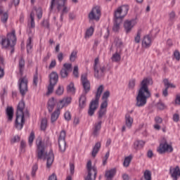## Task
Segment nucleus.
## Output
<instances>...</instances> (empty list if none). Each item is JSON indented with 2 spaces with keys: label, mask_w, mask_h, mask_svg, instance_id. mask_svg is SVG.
<instances>
[{
  "label": "nucleus",
  "mask_w": 180,
  "mask_h": 180,
  "mask_svg": "<svg viewBox=\"0 0 180 180\" xmlns=\"http://www.w3.org/2000/svg\"><path fill=\"white\" fill-rule=\"evenodd\" d=\"M153 84V80L148 77L144 78L140 84V88L136 97V108H143L147 105V99L151 98V91L148 89V85Z\"/></svg>",
  "instance_id": "obj_1"
},
{
  "label": "nucleus",
  "mask_w": 180,
  "mask_h": 180,
  "mask_svg": "<svg viewBox=\"0 0 180 180\" xmlns=\"http://www.w3.org/2000/svg\"><path fill=\"white\" fill-rule=\"evenodd\" d=\"M37 157L38 160H46V168H51L53 162H54V153L53 150H50L49 153H44V145L41 140L37 142Z\"/></svg>",
  "instance_id": "obj_2"
},
{
  "label": "nucleus",
  "mask_w": 180,
  "mask_h": 180,
  "mask_svg": "<svg viewBox=\"0 0 180 180\" xmlns=\"http://www.w3.org/2000/svg\"><path fill=\"white\" fill-rule=\"evenodd\" d=\"M25 101H21L19 102L17 106L16 118L15 121V127L17 130H22L25 124Z\"/></svg>",
  "instance_id": "obj_3"
},
{
  "label": "nucleus",
  "mask_w": 180,
  "mask_h": 180,
  "mask_svg": "<svg viewBox=\"0 0 180 180\" xmlns=\"http://www.w3.org/2000/svg\"><path fill=\"white\" fill-rule=\"evenodd\" d=\"M103 85H101L98 89L96 94V98L94 100H92L89 104V108L88 110L89 116H92L95 115V110L98 109V106L99 105V99H101V96L103 92Z\"/></svg>",
  "instance_id": "obj_4"
},
{
  "label": "nucleus",
  "mask_w": 180,
  "mask_h": 180,
  "mask_svg": "<svg viewBox=\"0 0 180 180\" xmlns=\"http://www.w3.org/2000/svg\"><path fill=\"white\" fill-rule=\"evenodd\" d=\"M16 44V34L15 30H13L11 33L7 34V37H0V44L5 49H8L11 44Z\"/></svg>",
  "instance_id": "obj_5"
},
{
  "label": "nucleus",
  "mask_w": 180,
  "mask_h": 180,
  "mask_svg": "<svg viewBox=\"0 0 180 180\" xmlns=\"http://www.w3.org/2000/svg\"><path fill=\"white\" fill-rule=\"evenodd\" d=\"M58 82V73H57V72H52L49 75V84L48 86L47 95H50V94H53L54 91V86L57 85Z\"/></svg>",
  "instance_id": "obj_6"
},
{
  "label": "nucleus",
  "mask_w": 180,
  "mask_h": 180,
  "mask_svg": "<svg viewBox=\"0 0 180 180\" xmlns=\"http://www.w3.org/2000/svg\"><path fill=\"white\" fill-rule=\"evenodd\" d=\"M86 169L88 174L85 177V180H96V175H98V170L96 167H92V162L91 160L87 162Z\"/></svg>",
  "instance_id": "obj_7"
},
{
  "label": "nucleus",
  "mask_w": 180,
  "mask_h": 180,
  "mask_svg": "<svg viewBox=\"0 0 180 180\" xmlns=\"http://www.w3.org/2000/svg\"><path fill=\"white\" fill-rule=\"evenodd\" d=\"M102 15L101 7L99 6H96L94 7L91 12L89 13L88 18L89 22L91 20H96V22H99L101 16Z\"/></svg>",
  "instance_id": "obj_8"
},
{
  "label": "nucleus",
  "mask_w": 180,
  "mask_h": 180,
  "mask_svg": "<svg viewBox=\"0 0 180 180\" xmlns=\"http://www.w3.org/2000/svg\"><path fill=\"white\" fill-rule=\"evenodd\" d=\"M129 5H122L120 6L117 10L115 11L114 18H118L120 19H124L129 12Z\"/></svg>",
  "instance_id": "obj_9"
},
{
  "label": "nucleus",
  "mask_w": 180,
  "mask_h": 180,
  "mask_svg": "<svg viewBox=\"0 0 180 180\" xmlns=\"http://www.w3.org/2000/svg\"><path fill=\"white\" fill-rule=\"evenodd\" d=\"M19 89L20 94H21L22 96H25L28 91L27 84L29 81L26 77L20 78L19 81Z\"/></svg>",
  "instance_id": "obj_10"
},
{
  "label": "nucleus",
  "mask_w": 180,
  "mask_h": 180,
  "mask_svg": "<svg viewBox=\"0 0 180 180\" xmlns=\"http://www.w3.org/2000/svg\"><path fill=\"white\" fill-rule=\"evenodd\" d=\"M71 71H72V64L64 63L63 68L60 70L59 75L62 79L68 78V75H70Z\"/></svg>",
  "instance_id": "obj_11"
},
{
  "label": "nucleus",
  "mask_w": 180,
  "mask_h": 180,
  "mask_svg": "<svg viewBox=\"0 0 180 180\" xmlns=\"http://www.w3.org/2000/svg\"><path fill=\"white\" fill-rule=\"evenodd\" d=\"M65 131L64 130L61 131L58 138V146L61 153L65 151V146H67V143H65Z\"/></svg>",
  "instance_id": "obj_12"
},
{
  "label": "nucleus",
  "mask_w": 180,
  "mask_h": 180,
  "mask_svg": "<svg viewBox=\"0 0 180 180\" xmlns=\"http://www.w3.org/2000/svg\"><path fill=\"white\" fill-rule=\"evenodd\" d=\"M157 151L159 154H164L165 153H172V151H174V148H172V146L165 142L160 144Z\"/></svg>",
  "instance_id": "obj_13"
},
{
  "label": "nucleus",
  "mask_w": 180,
  "mask_h": 180,
  "mask_svg": "<svg viewBox=\"0 0 180 180\" xmlns=\"http://www.w3.org/2000/svg\"><path fill=\"white\" fill-rule=\"evenodd\" d=\"M82 84L83 85L84 91L85 95L91 91V83L88 81V78L86 77V75H82L81 77Z\"/></svg>",
  "instance_id": "obj_14"
},
{
  "label": "nucleus",
  "mask_w": 180,
  "mask_h": 180,
  "mask_svg": "<svg viewBox=\"0 0 180 180\" xmlns=\"http://www.w3.org/2000/svg\"><path fill=\"white\" fill-rule=\"evenodd\" d=\"M136 20L132 19V20H127L124 22V29L126 32V33H130L131 32V29L136 26Z\"/></svg>",
  "instance_id": "obj_15"
},
{
  "label": "nucleus",
  "mask_w": 180,
  "mask_h": 180,
  "mask_svg": "<svg viewBox=\"0 0 180 180\" xmlns=\"http://www.w3.org/2000/svg\"><path fill=\"white\" fill-rule=\"evenodd\" d=\"M169 174L171 178L173 180H178L180 177V168L179 166H176L175 167H170L169 169Z\"/></svg>",
  "instance_id": "obj_16"
},
{
  "label": "nucleus",
  "mask_w": 180,
  "mask_h": 180,
  "mask_svg": "<svg viewBox=\"0 0 180 180\" xmlns=\"http://www.w3.org/2000/svg\"><path fill=\"white\" fill-rule=\"evenodd\" d=\"M94 70V77L98 79H101V78H103L105 77V72H106V68L105 66H101L97 68L96 70Z\"/></svg>",
  "instance_id": "obj_17"
},
{
  "label": "nucleus",
  "mask_w": 180,
  "mask_h": 180,
  "mask_svg": "<svg viewBox=\"0 0 180 180\" xmlns=\"http://www.w3.org/2000/svg\"><path fill=\"white\" fill-rule=\"evenodd\" d=\"M122 22H123V20H122V18L114 17V22L112 26L113 32L116 33L119 32V30H120V25H122Z\"/></svg>",
  "instance_id": "obj_18"
},
{
  "label": "nucleus",
  "mask_w": 180,
  "mask_h": 180,
  "mask_svg": "<svg viewBox=\"0 0 180 180\" xmlns=\"http://www.w3.org/2000/svg\"><path fill=\"white\" fill-rule=\"evenodd\" d=\"M56 101L54 98V97H52L50 98L47 103V109L49 112V113H51L53 110H54V108L56 107Z\"/></svg>",
  "instance_id": "obj_19"
},
{
  "label": "nucleus",
  "mask_w": 180,
  "mask_h": 180,
  "mask_svg": "<svg viewBox=\"0 0 180 180\" xmlns=\"http://www.w3.org/2000/svg\"><path fill=\"white\" fill-rule=\"evenodd\" d=\"M101 129H102V121H98L94 124L93 134L94 136H98V134H99V131H101Z\"/></svg>",
  "instance_id": "obj_20"
},
{
  "label": "nucleus",
  "mask_w": 180,
  "mask_h": 180,
  "mask_svg": "<svg viewBox=\"0 0 180 180\" xmlns=\"http://www.w3.org/2000/svg\"><path fill=\"white\" fill-rule=\"evenodd\" d=\"M86 105V94H82L79 98V106L81 109H84Z\"/></svg>",
  "instance_id": "obj_21"
},
{
  "label": "nucleus",
  "mask_w": 180,
  "mask_h": 180,
  "mask_svg": "<svg viewBox=\"0 0 180 180\" xmlns=\"http://www.w3.org/2000/svg\"><path fill=\"white\" fill-rule=\"evenodd\" d=\"M142 46L145 49H148L151 46V37L150 36L146 35L143 37V41H142Z\"/></svg>",
  "instance_id": "obj_22"
},
{
  "label": "nucleus",
  "mask_w": 180,
  "mask_h": 180,
  "mask_svg": "<svg viewBox=\"0 0 180 180\" xmlns=\"http://www.w3.org/2000/svg\"><path fill=\"white\" fill-rule=\"evenodd\" d=\"M6 115L8 122L13 120V108L8 106L6 109Z\"/></svg>",
  "instance_id": "obj_23"
},
{
  "label": "nucleus",
  "mask_w": 180,
  "mask_h": 180,
  "mask_svg": "<svg viewBox=\"0 0 180 180\" xmlns=\"http://www.w3.org/2000/svg\"><path fill=\"white\" fill-rule=\"evenodd\" d=\"M71 101H72V98L71 97H68V98H63V100H60L59 101L60 105H59V108H60V109H63L64 106H68V105L71 103Z\"/></svg>",
  "instance_id": "obj_24"
},
{
  "label": "nucleus",
  "mask_w": 180,
  "mask_h": 180,
  "mask_svg": "<svg viewBox=\"0 0 180 180\" xmlns=\"http://www.w3.org/2000/svg\"><path fill=\"white\" fill-rule=\"evenodd\" d=\"M101 142H97L93 147V150L91 152V156L95 158L96 157V154L99 153V150H101Z\"/></svg>",
  "instance_id": "obj_25"
},
{
  "label": "nucleus",
  "mask_w": 180,
  "mask_h": 180,
  "mask_svg": "<svg viewBox=\"0 0 180 180\" xmlns=\"http://www.w3.org/2000/svg\"><path fill=\"white\" fill-rule=\"evenodd\" d=\"M60 117V108H57L51 115V123L57 122V120Z\"/></svg>",
  "instance_id": "obj_26"
},
{
  "label": "nucleus",
  "mask_w": 180,
  "mask_h": 180,
  "mask_svg": "<svg viewBox=\"0 0 180 180\" xmlns=\"http://www.w3.org/2000/svg\"><path fill=\"white\" fill-rule=\"evenodd\" d=\"M125 124L127 127H131L132 124H133V117H131L130 116V114L127 113L125 115Z\"/></svg>",
  "instance_id": "obj_27"
},
{
  "label": "nucleus",
  "mask_w": 180,
  "mask_h": 180,
  "mask_svg": "<svg viewBox=\"0 0 180 180\" xmlns=\"http://www.w3.org/2000/svg\"><path fill=\"white\" fill-rule=\"evenodd\" d=\"M144 144H146V142L143 141H136L134 143V148L135 150H141V148L144 147Z\"/></svg>",
  "instance_id": "obj_28"
},
{
  "label": "nucleus",
  "mask_w": 180,
  "mask_h": 180,
  "mask_svg": "<svg viewBox=\"0 0 180 180\" xmlns=\"http://www.w3.org/2000/svg\"><path fill=\"white\" fill-rule=\"evenodd\" d=\"M116 175V169H111L105 172L107 179H112Z\"/></svg>",
  "instance_id": "obj_29"
},
{
  "label": "nucleus",
  "mask_w": 180,
  "mask_h": 180,
  "mask_svg": "<svg viewBox=\"0 0 180 180\" xmlns=\"http://www.w3.org/2000/svg\"><path fill=\"white\" fill-rule=\"evenodd\" d=\"M25 70V59L21 57L19 60V71L20 75H23V71Z\"/></svg>",
  "instance_id": "obj_30"
},
{
  "label": "nucleus",
  "mask_w": 180,
  "mask_h": 180,
  "mask_svg": "<svg viewBox=\"0 0 180 180\" xmlns=\"http://www.w3.org/2000/svg\"><path fill=\"white\" fill-rule=\"evenodd\" d=\"M65 2H67V0H56V2L55 1V5L56 4L57 9L59 12L63 9V6H65Z\"/></svg>",
  "instance_id": "obj_31"
},
{
  "label": "nucleus",
  "mask_w": 180,
  "mask_h": 180,
  "mask_svg": "<svg viewBox=\"0 0 180 180\" xmlns=\"http://www.w3.org/2000/svg\"><path fill=\"white\" fill-rule=\"evenodd\" d=\"M133 159V156L131 155H129V156L126 157L124 160L123 165L126 168L130 165V162H131V160Z\"/></svg>",
  "instance_id": "obj_32"
},
{
  "label": "nucleus",
  "mask_w": 180,
  "mask_h": 180,
  "mask_svg": "<svg viewBox=\"0 0 180 180\" xmlns=\"http://www.w3.org/2000/svg\"><path fill=\"white\" fill-rule=\"evenodd\" d=\"M106 110H101L100 109L98 111V120L99 121H102V117H105L106 116Z\"/></svg>",
  "instance_id": "obj_33"
},
{
  "label": "nucleus",
  "mask_w": 180,
  "mask_h": 180,
  "mask_svg": "<svg viewBox=\"0 0 180 180\" xmlns=\"http://www.w3.org/2000/svg\"><path fill=\"white\" fill-rule=\"evenodd\" d=\"M94 34V27H90L85 33L84 39H89Z\"/></svg>",
  "instance_id": "obj_34"
},
{
  "label": "nucleus",
  "mask_w": 180,
  "mask_h": 180,
  "mask_svg": "<svg viewBox=\"0 0 180 180\" xmlns=\"http://www.w3.org/2000/svg\"><path fill=\"white\" fill-rule=\"evenodd\" d=\"M163 82L167 89H168L169 88H176V86L174 84L169 83V81L168 80V79H165L163 80Z\"/></svg>",
  "instance_id": "obj_35"
},
{
  "label": "nucleus",
  "mask_w": 180,
  "mask_h": 180,
  "mask_svg": "<svg viewBox=\"0 0 180 180\" xmlns=\"http://www.w3.org/2000/svg\"><path fill=\"white\" fill-rule=\"evenodd\" d=\"M33 49V45H32V37H30L27 41V53L29 54L30 50Z\"/></svg>",
  "instance_id": "obj_36"
},
{
  "label": "nucleus",
  "mask_w": 180,
  "mask_h": 180,
  "mask_svg": "<svg viewBox=\"0 0 180 180\" xmlns=\"http://www.w3.org/2000/svg\"><path fill=\"white\" fill-rule=\"evenodd\" d=\"M121 56L120 54H119V53L116 52L115 53H114L111 58L112 61H114L115 63H119V61H120L121 60Z\"/></svg>",
  "instance_id": "obj_37"
},
{
  "label": "nucleus",
  "mask_w": 180,
  "mask_h": 180,
  "mask_svg": "<svg viewBox=\"0 0 180 180\" xmlns=\"http://www.w3.org/2000/svg\"><path fill=\"white\" fill-rule=\"evenodd\" d=\"M67 91L70 94H75V87L74 86V83L70 82L69 85L67 86Z\"/></svg>",
  "instance_id": "obj_38"
},
{
  "label": "nucleus",
  "mask_w": 180,
  "mask_h": 180,
  "mask_svg": "<svg viewBox=\"0 0 180 180\" xmlns=\"http://www.w3.org/2000/svg\"><path fill=\"white\" fill-rule=\"evenodd\" d=\"M30 19H31V21H30V29H34L35 27V23H34V13L33 12H31L30 13Z\"/></svg>",
  "instance_id": "obj_39"
},
{
  "label": "nucleus",
  "mask_w": 180,
  "mask_h": 180,
  "mask_svg": "<svg viewBox=\"0 0 180 180\" xmlns=\"http://www.w3.org/2000/svg\"><path fill=\"white\" fill-rule=\"evenodd\" d=\"M143 176L145 180H151V171L146 169L143 173Z\"/></svg>",
  "instance_id": "obj_40"
},
{
  "label": "nucleus",
  "mask_w": 180,
  "mask_h": 180,
  "mask_svg": "<svg viewBox=\"0 0 180 180\" xmlns=\"http://www.w3.org/2000/svg\"><path fill=\"white\" fill-rule=\"evenodd\" d=\"M77 54H78V51H72L70 56V61H71V63H74V61L77 60Z\"/></svg>",
  "instance_id": "obj_41"
},
{
  "label": "nucleus",
  "mask_w": 180,
  "mask_h": 180,
  "mask_svg": "<svg viewBox=\"0 0 180 180\" xmlns=\"http://www.w3.org/2000/svg\"><path fill=\"white\" fill-rule=\"evenodd\" d=\"M0 16L2 23H6L8 22V19L9 18L8 13H4L3 14L0 15Z\"/></svg>",
  "instance_id": "obj_42"
},
{
  "label": "nucleus",
  "mask_w": 180,
  "mask_h": 180,
  "mask_svg": "<svg viewBox=\"0 0 180 180\" xmlns=\"http://www.w3.org/2000/svg\"><path fill=\"white\" fill-rule=\"evenodd\" d=\"M141 39V30H139L136 36L134 37V41L136 44L140 43V40Z\"/></svg>",
  "instance_id": "obj_43"
},
{
  "label": "nucleus",
  "mask_w": 180,
  "mask_h": 180,
  "mask_svg": "<svg viewBox=\"0 0 180 180\" xmlns=\"http://www.w3.org/2000/svg\"><path fill=\"white\" fill-rule=\"evenodd\" d=\"M134 86H136V79H131L129 80L128 88L129 89H134Z\"/></svg>",
  "instance_id": "obj_44"
},
{
  "label": "nucleus",
  "mask_w": 180,
  "mask_h": 180,
  "mask_svg": "<svg viewBox=\"0 0 180 180\" xmlns=\"http://www.w3.org/2000/svg\"><path fill=\"white\" fill-rule=\"evenodd\" d=\"M46 129H47V119L44 118L41 122V129L46 130Z\"/></svg>",
  "instance_id": "obj_45"
},
{
  "label": "nucleus",
  "mask_w": 180,
  "mask_h": 180,
  "mask_svg": "<svg viewBox=\"0 0 180 180\" xmlns=\"http://www.w3.org/2000/svg\"><path fill=\"white\" fill-rule=\"evenodd\" d=\"M36 12H37V16L38 18V19H41V18H43V10H41V8H38L35 9Z\"/></svg>",
  "instance_id": "obj_46"
},
{
  "label": "nucleus",
  "mask_w": 180,
  "mask_h": 180,
  "mask_svg": "<svg viewBox=\"0 0 180 180\" xmlns=\"http://www.w3.org/2000/svg\"><path fill=\"white\" fill-rule=\"evenodd\" d=\"M56 94L59 96H60V95H63L64 94V87L61 86H58V89L56 91Z\"/></svg>",
  "instance_id": "obj_47"
},
{
  "label": "nucleus",
  "mask_w": 180,
  "mask_h": 180,
  "mask_svg": "<svg viewBox=\"0 0 180 180\" xmlns=\"http://www.w3.org/2000/svg\"><path fill=\"white\" fill-rule=\"evenodd\" d=\"M37 82H39V75L37 70L33 77V85H34V86H37Z\"/></svg>",
  "instance_id": "obj_48"
},
{
  "label": "nucleus",
  "mask_w": 180,
  "mask_h": 180,
  "mask_svg": "<svg viewBox=\"0 0 180 180\" xmlns=\"http://www.w3.org/2000/svg\"><path fill=\"white\" fill-rule=\"evenodd\" d=\"M34 131H31L30 135L29 136L28 143L30 146H32L33 144V141L34 140Z\"/></svg>",
  "instance_id": "obj_49"
},
{
  "label": "nucleus",
  "mask_w": 180,
  "mask_h": 180,
  "mask_svg": "<svg viewBox=\"0 0 180 180\" xmlns=\"http://www.w3.org/2000/svg\"><path fill=\"white\" fill-rule=\"evenodd\" d=\"M110 96V91H106L103 93V96H102V100L103 101H108V98Z\"/></svg>",
  "instance_id": "obj_50"
},
{
  "label": "nucleus",
  "mask_w": 180,
  "mask_h": 180,
  "mask_svg": "<svg viewBox=\"0 0 180 180\" xmlns=\"http://www.w3.org/2000/svg\"><path fill=\"white\" fill-rule=\"evenodd\" d=\"M115 46L117 48H120L122 47V46H123V42L122 41V40L119 39L118 38L115 39Z\"/></svg>",
  "instance_id": "obj_51"
},
{
  "label": "nucleus",
  "mask_w": 180,
  "mask_h": 180,
  "mask_svg": "<svg viewBox=\"0 0 180 180\" xmlns=\"http://www.w3.org/2000/svg\"><path fill=\"white\" fill-rule=\"evenodd\" d=\"M73 75L75 78H79V73L78 72V65H76L74 67L73 69Z\"/></svg>",
  "instance_id": "obj_52"
},
{
  "label": "nucleus",
  "mask_w": 180,
  "mask_h": 180,
  "mask_svg": "<svg viewBox=\"0 0 180 180\" xmlns=\"http://www.w3.org/2000/svg\"><path fill=\"white\" fill-rule=\"evenodd\" d=\"M99 67H102V65H101V64H99V58H96L94 60V70H97L98 68Z\"/></svg>",
  "instance_id": "obj_53"
},
{
  "label": "nucleus",
  "mask_w": 180,
  "mask_h": 180,
  "mask_svg": "<svg viewBox=\"0 0 180 180\" xmlns=\"http://www.w3.org/2000/svg\"><path fill=\"white\" fill-rule=\"evenodd\" d=\"M37 169H39V166H37V164L34 165L32 167V176H36V172H37Z\"/></svg>",
  "instance_id": "obj_54"
},
{
  "label": "nucleus",
  "mask_w": 180,
  "mask_h": 180,
  "mask_svg": "<svg viewBox=\"0 0 180 180\" xmlns=\"http://www.w3.org/2000/svg\"><path fill=\"white\" fill-rule=\"evenodd\" d=\"M19 141H20V137L19 136H15L11 140V144H15V143H19Z\"/></svg>",
  "instance_id": "obj_55"
},
{
  "label": "nucleus",
  "mask_w": 180,
  "mask_h": 180,
  "mask_svg": "<svg viewBox=\"0 0 180 180\" xmlns=\"http://www.w3.org/2000/svg\"><path fill=\"white\" fill-rule=\"evenodd\" d=\"M103 101L101 103L100 109L101 110H106V108H108V101L103 100Z\"/></svg>",
  "instance_id": "obj_56"
},
{
  "label": "nucleus",
  "mask_w": 180,
  "mask_h": 180,
  "mask_svg": "<svg viewBox=\"0 0 180 180\" xmlns=\"http://www.w3.org/2000/svg\"><path fill=\"white\" fill-rule=\"evenodd\" d=\"M41 25L46 29H50V22H49V20H44Z\"/></svg>",
  "instance_id": "obj_57"
},
{
  "label": "nucleus",
  "mask_w": 180,
  "mask_h": 180,
  "mask_svg": "<svg viewBox=\"0 0 180 180\" xmlns=\"http://www.w3.org/2000/svg\"><path fill=\"white\" fill-rule=\"evenodd\" d=\"M5 65H2L0 63V79L4 78V76L5 75V70L3 67H4Z\"/></svg>",
  "instance_id": "obj_58"
},
{
  "label": "nucleus",
  "mask_w": 180,
  "mask_h": 180,
  "mask_svg": "<svg viewBox=\"0 0 180 180\" xmlns=\"http://www.w3.org/2000/svg\"><path fill=\"white\" fill-rule=\"evenodd\" d=\"M64 117L65 120L70 122V120H71V112H70V111H67L64 115Z\"/></svg>",
  "instance_id": "obj_59"
},
{
  "label": "nucleus",
  "mask_w": 180,
  "mask_h": 180,
  "mask_svg": "<svg viewBox=\"0 0 180 180\" xmlns=\"http://www.w3.org/2000/svg\"><path fill=\"white\" fill-rule=\"evenodd\" d=\"M158 109H160V110H164L165 109V104L162 102H159L157 104Z\"/></svg>",
  "instance_id": "obj_60"
},
{
  "label": "nucleus",
  "mask_w": 180,
  "mask_h": 180,
  "mask_svg": "<svg viewBox=\"0 0 180 180\" xmlns=\"http://www.w3.org/2000/svg\"><path fill=\"white\" fill-rule=\"evenodd\" d=\"M75 169V165H74V163H70V170L71 175H74Z\"/></svg>",
  "instance_id": "obj_61"
},
{
  "label": "nucleus",
  "mask_w": 180,
  "mask_h": 180,
  "mask_svg": "<svg viewBox=\"0 0 180 180\" xmlns=\"http://www.w3.org/2000/svg\"><path fill=\"white\" fill-rule=\"evenodd\" d=\"M174 57L176 58L177 61H179L180 60V53L179 51H175L174 53Z\"/></svg>",
  "instance_id": "obj_62"
},
{
  "label": "nucleus",
  "mask_w": 180,
  "mask_h": 180,
  "mask_svg": "<svg viewBox=\"0 0 180 180\" xmlns=\"http://www.w3.org/2000/svg\"><path fill=\"white\" fill-rule=\"evenodd\" d=\"M169 20H171L172 22L173 20H175V12L174 11H172L169 14Z\"/></svg>",
  "instance_id": "obj_63"
},
{
  "label": "nucleus",
  "mask_w": 180,
  "mask_h": 180,
  "mask_svg": "<svg viewBox=\"0 0 180 180\" xmlns=\"http://www.w3.org/2000/svg\"><path fill=\"white\" fill-rule=\"evenodd\" d=\"M48 180H58L56 173H53L51 176H49Z\"/></svg>",
  "instance_id": "obj_64"
}]
</instances>
